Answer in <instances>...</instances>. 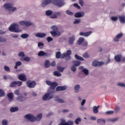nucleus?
<instances>
[{
	"label": "nucleus",
	"mask_w": 125,
	"mask_h": 125,
	"mask_svg": "<svg viewBox=\"0 0 125 125\" xmlns=\"http://www.w3.org/2000/svg\"><path fill=\"white\" fill-rule=\"evenodd\" d=\"M45 55H46V53L43 51H41L38 53V56H45Z\"/></svg>",
	"instance_id": "30"
},
{
	"label": "nucleus",
	"mask_w": 125,
	"mask_h": 125,
	"mask_svg": "<svg viewBox=\"0 0 125 125\" xmlns=\"http://www.w3.org/2000/svg\"><path fill=\"white\" fill-rule=\"evenodd\" d=\"M118 86H121V87H125V83H119L117 84Z\"/></svg>",
	"instance_id": "42"
},
{
	"label": "nucleus",
	"mask_w": 125,
	"mask_h": 125,
	"mask_svg": "<svg viewBox=\"0 0 125 125\" xmlns=\"http://www.w3.org/2000/svg\"><path fill=\"white\" fill-rule=\"evenodd\" d=\"M18 55L20 57H24V56H25V54H24V52H20L19 53Z\"/></svg>",
	"instance_id": "52"
},
{
	"label": "nucleus",
	"mask_w": 125,
	"mask_h": 125,
	"mask_svg": "<svg viewBox=\"0 0 125 125\" xmlns=\"http://www.w3.org/2000/svg\"><path fill=\"white\" fill-rule=\"evenodd\" d=\"M80 85L77 84L74 87V90H75V92H76V93H78V92H79V91H80Z\"/></svg>",
	"instance_id": "24"
},
{
	"label": "nucleus",
	"mask_w": 125,
	"mask_h": 125,
	"mask_svg": "<svg viewBox=\"0 0 125 125\" xmlns=\"http://www.w3.org/2000/svg\"><path fill=\"white\" fill-rule=\"evenodd\" d=\"M66 13L68 14V15H73L74 13L69 10H67L66 11Z\"/></svg>",
	"instance_id": "57"
},
{
	"label": "nucleus",
	"mask_w": 125,
	"mask_h": 125,
	"mask_svg": "<svg viewBox=\"0 0 125 125\" xmlns=\"http://www.w3.org/2000/svg\"><path fill=\"white\" fill-rule=\"evenodd\" d=\"M93 111L94 114H97V113H98L99 110H98V109L97 108V106H93Z\"/></svg>",
	"instance_id": "32"
},
{
	"label": "nucleus",
	"mask_w": 125,
	"mask_h": 125,
	"mask_svg": "<svg viewBox=\"0 0 125 125\" xmlns=\"http://www.w3.org/2000/svg\"><path fill=\"white\" fill-rule=\"evenodd\" d=\"M54 96V95L53 94V92L46 93L42 97V100L44 101L50 100V99H52V98H53Z\"/></svg>",
	"instance_id": "7"
},
{
	"label": "nucleus",
	"mask_w": 125,
	"mask_h": 125,
	"mask_svg": "<svg viewBox=\"0 0 125 125\" xmlns=\"http://www.w3.org/2000/svg\"><path fill=\"white\" fill-rule=\"evenodd\" d=\"M87 42H83V43L82 44V45L83 46V47H84V48H83V49H86V48H87Z\"/></svg>",
	"instance_id": "36"
},
{
	"label": "nucleus",
	"mask_w": 125,
	"mask_h": 125,
	"mask_svg": "<svg viewBox=\"0 0 125 125\" xmlns=\"http://www.w3.org/2000/svg\"><path fill=\"white\" fill-rule=\"evenodd\" d=\"M18 79L20 81H22V82H26L27 81V78H26V75L24 74H21L19 75Z\"/></svg>",
	"instance_id": "13"
},
{
	"label": "nucleus",
	"mask_w": 125,
	"mask_h": 125,
	"mask_svg": "<svg viewBox=\"0 0 125 125\" xmlns=\"http://www.w3.org/2000/svg\"><path fill=\"white\" fill-rule=\"evenodd\" d=\"M4 94V91L3 90H0V97H2Z\"/></svg>",
	"instance_id": "50"
},
{
	"label": "nucleus",
	"mask_w": 125,
	"mask_h": 125,
	"mask_svg": "<svg viewBox=\"0 0 125 125\" xmlns=\"http://www.w3.org/2000/svg\"><path fill=\"white\" fill-rule=\"evenodd\" d=\"M119 21L122 24H125V16H122L119 17Z\"/></svg>",
	"instance_id": "18"
},
{
	"label": "nucleus",
	"mask_w": 125,
	"mask_h": 125,
	"mask_svg": "<svg viewBox=\"0 0 125 125\" xmlns=\"http://www.w3.org/2000/svg\"><path fill=\"white\" fill-rule=\"evenodd\" d=\"M10 111L12 113H14V112H16L18 111V107H11L10 108Z\"/></svg>",
	"instance_id": "34"
},
{
	"label": "nucleus",
	"mask_w": 125,
	"mask_h": 125,
	"mask_svg": "<svg viewBox=\"0 0 125 125\" xmlns=\"http://www.w3.org/2000/svg\"><path fill=\"white\" fill-rule=\"evenodd\" d=\"M42 117V113L38 114L36 118V117H35V116H34L31 114H27L24 116V118L25 119V120H27V121H30V122H35V121H41Z\"/></svg>",
	"instance_id": "3"
},
{
	"label": "nucleus",
	"mask_w": 125,
	"mask_h": 125,
	"mask_svg": "<svg viewBox=\"0 0 125 125\" xmlns=\"http://www.w3.org/2000/svg\"><path fill=\"white\" fill-rule=\"evenodd\" d=\"M4 7L6 10H8L10 14L14 12L17 9L16 7H13V4L12 3H6L4 4Z\"/></svg>",
	"instance_id": "6"
},
{
	"label": "nucleus",
	"mask_w": 125,
	"mask_h": 125,
	"mask_svg": "<svg viewBox=\"0 0 125 125\" xmlns=\"http://www.w3.org/2000/svg\"><path fill=\"white\" fill-rule=\"evenodd\" d=\"M43 45L44 44L42 42H38V47H39V48H42L43 47Z\"/></svg>",
	"instance_id": "46"
},
{
	"label": "nucleus",
	"mask_w": 125,
	"mask_h": 125,
	"mask_svg": "<svg viewBox=\"0 0 125 125\" xmlns=\"http://www.w3.org/2000/svg\"><path fill=\"white\" fill-rule=\"evenodd\" d=\"M23 60H24V61H26L27 62H28V61H30V59L29 57H25L23 59V60L21 59L22 61H23Z\"/></svg>",
	"instance_id": "53"
},
{
	"label": "nucleus",
	"mask_w": 125,
	"mask_h": 125,
	"mask_svg": "<svg viewBox=\"0 0 125 125\" xmlns=\"http://www.w3.org/2000/svg\"><path fill=\"white\" fill-rule=\"evenodd\" d=\"M121 59H122V55H118L115 56V60L117 62H120L121 61Z\"/></svg>",
	"instance_id": "22"
},
{
	"label": "nucleus",
	"mask_w": 125,
	"mask_h": 125,
	"mask_svg": "<svg viewBox=\"0 0 125 125\" xmlns=\"http://www.w3.org/2000/svg\"><path fill=\"white\" fill-rule=\"evenodd\" d=\"M58 16H61V12H55L53 13L52 16H51L50 18L51 19H56Z\"/></svg>",
	"instance_id": "11"
},
{
	"label": "nucleus",
	"mask_w": 125,
	"mask_h": 125,
	"mask_svg": "<svg viewBox=\"0 0 125 125\" xmlns=\"http://www.w3.org/2000/svg\"><path fill=\"white\" fill-rule=\"evenodd\" d=\"M51 29L53 30L50 32L51 35L53 36V37H60L61 35V32L60 31H59L58 30H59V28L58 26L53 25L51 27Z\"/></svg>",
	"instance_id": "4"
},
{
	"label": "nucleus",
	"mask_w": 125,
	"mask_h": 125,
	"mask_svg": "<svg viewBox=\"0 0 125 125\" xmlns=\"http://www.w3.org/2000/svg\"><path fill=\"white\" fill-rule=\"evenodd\" d=\"M53 14V12H52V10H48L45 12V15L46 16H50V17H51V16H52Z\"/></svg>",
	"instance_id": "17"
},
{
	"label": "nucleus",
	"mask_w": 125,
	"mask_h": 125,
	"mask_svg": "<svg viewBox=\"0 0 125 125\" xmlns=\"http://www.w3.org/2000/svg\"><path fill=\"white\" fill-rule=\"evenodd\" d=\"M97 123L98 124H104L105 123V119H98L97 120Z\"/></svg>",
	"instance_id": "29"
},
{
	"label": "nucleus",
	"mask_w": 125,
	"mask_h": 125,
	"mask_svg": "<svg viewBox=\"0 0 125 125\" xmlns=\"http://www.w3.org/2000/svg\"><path fill=\"white\" fill-rule=\"evenodd\" d=\"M75 122L76 125H79V123H81V122H82V119L80 118H78L76 119Z\"/></svg>",
	"instance_id": "40"
},
{
	"label": "nucleus",
	"mask_w": 125,
	"mask_h": 125,
	"mask_svg": "<svg viewBox=\"0 0 125 125\" xmlns=\"http://www.w3.org/2000/svg\"><path fill=\"white\" fill-rule=\"evenodd\" d=\"M45 36H46V34H45V33H38L35 35V36L37 38H44V37H45Z\"/></svg>",
	"instance_id": "16"
},
{
	"label": "nucleus",
	"mask_w": 125,
	"mask_h": 125,
	"mask_svg": "<svg viewBox=\"0 0 125 125\" xmlns=\"http://www.w3.org/2000/svg\"><path fill=\"white\" fill-rule=\"evenodd\" d=\"M76 65H73L71 67V69L72 71H73V72H76V71L77 70V68H76Z\"/></svg>",
	"instance_id": "51"
},
{
	"label": "nucleus",
	"mask_w": 125,
	"mask_h": 125,
	"mask_svg": "<svg viewBox=\"0 0 125 125\" xmlns=\"http://www.w3.org/2000/svg\"><path fill=\"white\" fill-rule=\"evenodd\" d=\"M7 96L8 98V100L9 101H11L13 100V93H9L7 94Z\"/></svg>",
	"instance_id": "21"
},
{
	"label": "nucleus",
	"mask_w": 125,
	"mask_h": 125,
	"mask_svg": "<svg viewBox=\"0 0 125 125\" xmlns=\"http://www.w3.org/2000/svg\"><path fill=\"white\" fill-rule=\"evenodd\" d=\"M5 41V39L0 36V42H4Z\"/></svg>",
	"instance_id": "56"
},
{
	"label": "nucleus",
	"mask_w": 125,
	"mask_h": 125,
	"mask_svg": "<svg viewBox=\"0 0 125 125\" xmlns=\"http://www.w3.org/2000/svg\"><path fill=\"white\" fill-rule=\"evenodd\" d=\"M72 54V51L69 50L66 51V53H64L61 55V53L60 52H57L56 53V58L57 59H62V58H65L66 60H69L71 59V57L70 55Z\"/></svg>",
	"instance_id": "2"
},
{
	"label": "nucleus",
	"mask_w": 125,
	"mask_h": 125,
	"mask_svg": "<svg viewBox=\"0 0 125 125\" xmlns=\"http://www.w3.org/2000/svg\"><path fill=\"white\" fill-rule=\"evenodd\" d=\"M83 57H84V58H88L89 56H88V54H87V53H85L83 55Z\"/></svg>",
	"instance_id": "58"
},
{
	"label": "nucleus",
	"mask_w": 125,
	"mask_h": 125,
	"mask_svg": "<svg viewBox=\"0 0 125 125\" xmlns=\"http://www.w3.org/2000/svg\"><path fill=\"white\" fill-rule=\"evenodd\" d=\"M75 41V36H72L69 38V44H73Z\"/></svg>",
	"instance_id": "23"
},
{
	"label": "nucleus",
	"mask_w": 125,
	"mask_h": 125,
	"mask_svg": "<svg viewBox=\"0 0 125 125\" xmlns=\"http://www.w3.org/2000/svg\"><path fill=\"white\" fill-rule=\"evenodd\" d=\"M15 94H16V95H19L20 94L19 90H16L15 91Z\"/></svg>",
	"instance_id": "62"
},
{
	"label": "nucleus",
	"mask_w": 125,
	"mask_h": 125,
	"mask_svg": "<svg viewBox=\"0 0 125 125\" xmlns=\"http://www.w3.org/2000/svg\"><path fill=\"white\" fill-rule=\"evenodd\" d=\"M73 64L76 67H78V66H80V65H81V62L79 61H74L73 62Z\"/></svg>",
	"instance_id": "26"
},
{
	"label": "nucleus",
	"mask_w": 125,
	"mask_h": 125,
	"mask_svg": "<svg viewBox=\"0 0 125 125\" xmlns=\"http://www.w3.org/2000/svg\"><path fill=\"white\" fill-rule=\"evenodd\" d=\"M76 18H80L81 17H83L84 16V13L83 12H79L75 13L74 15Z\"/></svg>",
	"instance_id": "14"
},
{
	"label": "nucleus",
	"mask_w": 125,
	"mask_h": 125,
	"mask_svg": "<svg viewBox=\"0 0 125 125\" xmlns=\"http://www.w3.org/2000/svg\"><path fill=\"white\" fill-rule=\"evenodd\" d=\"M55 101L59 103H64V100L59 99L58 97L55 98Z\"/></svg>",
	"instance_id": "25"
},
{
	"label": "nucleus",
	"mask_w": 125,
	"mask_h": 125,
	"mask_svg": "<svg viewBox=\"0 0 125 125\" xmlns=\"http://www.w3.org/2000/svg\"><path fill=\"white\" fill-rule=\"evenodd\" d=\"M2 125H7V120H3L2 121Z\"/></svg>",
	"instance_id": "55"
},
{
	"label": "nucleus",
	"mask_w": 125,
	"mask_h": 125,
	"mask_svg": "<svg viewBox=\"0 0 125 125\" xmlns=\"http://www.w3.org/2000/svg\"><path fill=\"white\" fill-rule=\"evenodd\" d=\"M53 74H54V76H56L57 77L61 76V73H60L57 71H54Z\"/></svg>",
	"instance_id": "38"
},
{
	"label": "nucleus",
	"mask_w": 125,
	"mask_h": 125,
	"mask_svg": "<svg viewBox=\"0 0 125 125\" xmlns=\"http://www.w3.org/2000/svg\"><path fill=\"white\" fill-rule=\"evenodd\" d=\"M9 30L10 32H14L15 33H20L22 32L21 29H19V24L14 23L10 26Z\"/></svg>",
	"instance_id": "5"
},
{
	"label": "nucleus",
	"mask_w": 125,
	"mask_h": 125,
	"mask_svg": "<svg viewBox=\"0 0 125 125\" xmlns=\"http://www.w3.org/2000/svg\"><path fill=\"white\" fill-rule=\"evenodd\" d=\"M66 89H67V88L65 86H58L56 88V90H57V91H62V90H66Z\"/></svg>",
	"instance_id": "19"
},
{
	"label": "nucleus",
	"mask_w": 125,
	"mask_h": 125,
	"mask_svg": "<svg viewBox=\"0 0 125 125\" xmlns=\"http://www.w3.org/2000/svg\"><path fill=\"white\" fill-rule=\"evenodd\" d=\"M4 70L6 71V72H10V68L9 67L5 65L4 66Z\"/></svg>",
	"instance_id": "43"
},
{
	"label": "nucleus",
	"mask_w": 125,
	"mask_h": 125,
	"mask_svg": "<svg viewBox=\"0 0 125 125\" xmlns=\"http://www.w3.org/2000/svg\"><path fill=\"white\" fill-rule=\"evenodd\" d=\"M17 100H19V101H21V102H22L26 100V98L22 96H19L17 98Z\"/></svg>",
	"instance_id": "27"
},
{
	"label": "nucleus",
	"mask_w": 125,
	"mask_h": 125,
	"mask_svg": "<svg viewBox=\"0 0 125 125\" xmlns=\"http://www.w3.org/2000/svg\"><path fill=\"white\" fill-rule=\"evenodd\" d=\"M104 64V62H98L97 61H95L92 62V65L94 66V67H99Z\"/></svg>",
	"instance_id": "12"
},
{
	"label": "nucleus",
	"mask_w": 125,
	"mask_h": 125,
	"mask_svg": "<svg viewBox=\"0 0 125 125\" xmlns=\"http://www.w3.org/2000/svg\"><path fill=\"white\" fill-rule=\"evenodd\" d=\"M90 120L91 121H95L96 120V117L95 116H91Z\"/></svg>",
	"instance_id": "60"
},
{
	"label": "nucleus",
	"mask_w": 125,
	"mask_h": 125,
	"mask_svg": "<svg viewBox=\"0 0 125 125\" xmlns=\"http://www.w3.org/2000/svg\"><path fill=\"white\" fill-rule=\"evenodd\" d=\"M117 120H118V119L114 118V119H110V122H116V121H117Z\"/></svg>",
	"instance_id": "64"
},
{
	"label": "nucleus",
	"mask_w": 125,
	"mask_h": 125,
	"mask_svg": "<svg viewBox=\"0 0 125 125\" xmlns=\"http://www.w3.org/2000/svg\"><path fill=\"white\" fill-rule=\"evenodd\" d=\"M47 41L48 42H52V41H53V39H52L50 37H49L47 38Z\"/></svg>",
	"instance_id": "54"
},
{
	"label": "nucleus",
	"mask_w": 125,
	"mask_h": 125,
	"mask_svg": "<svg viewBox=\"0 0 125 125\" xmlns=\"http://www.w3.org/2000/svg\"><path fill=\"white\" fill-rule=\"evenodd\" d=\"M74 6H75V7H76V8H78V9H80V8H81V7H80L79 4H78L77 3H75L74 4Z\"/></svg>",
	"instance_id": "59"
},
{
	"label": "nucleus",
	"mask_w": 125,
	"mask_h": 125,
	"mask_svg": "<svg viewBox=\"0 0 125 125\" xmlns=\"http://www.w3.org/2000/svg\"><path fill=\"white\" fill-rule=\"evenodd\" d=\"M111 20H112V21H117L118 20V17H111Z\"/></svg>",
	"instance_id": "49"
},
{
	"label": "nucleus",
	"mask_w": 125,
	"mask_h": 125,
	"mask_svg": "<svg viewBox=\"0 0 125 125\" xmlns=\"http://www.w3.org/2000/svg\"><path fill=\"white\" fill-rule=\"evenodd\" d=\"M83 72L84 73V74H85V75H86V76H87V75H88V70L84 68L83 69Z\"/></svg>",
	"instance_id": "47"
},
{
	"label": "nucleus",
	"mask_w": 125,
	"mask_h": 125,
	"mask_svg": "<svg viewBox=\"0 0 125 125\" xmlns=\"http://www.w3.org/2000/svg\"><path fill=\"white\" fill-rule=\"evenodd\" d=\"M65 69V67H61V66H58L57 67V70L58 71H59V72H63V71H64Z\"/></svg>",
	"instance_id": "39"
},
{
	"label": "nucleus",
	"mask_w": 125,
	"mask_h": 125,
	"mask_svg": "<svg viewBox=\"0 0 125 125\" xmlns=\"http://www.w3.org/2000/svg\"><path fill=\"white\" fill-rule=\"evenodd\" d=\"M92 34V31H89L88 32H81L80 33V36H83V37H88V36H90Z\"/></svg>",
	"instance_id": "15"
},
{
	"label": "nucleus",
	"mask_w": 125,
	"mask_h": 125,
	"mask_svg": "<svg viewBox=\"0 0 125 125\" xmlns=\"http://www.w3.org/2000/svg\"><path fill=\"white\" fill-rule=\"evenodd\" d=\"M50 66V62H49V61L46 60L45 62V67L48 68Z\"/></svg>",
	"instance_id": "35"
},
{
	"label": "nucleus",
	"mask_w": 125,
	"mask_h": 125,
	"mask_svg": "<svg viewBox=\"0 0 125 125\" xmlns=\"http://www.w3.org/2000/svg\"><path fill=\"white\" fill-rule=\"evenodd\" d=\"M75 57L76 59H77V60H80L81 61H83V60H84V59H83V57H81L78 56V55H75Z\"/></svg>",
	"instance_id": "31"
},
{
	"label": "nucleus",
	"mask_w": 125,
	"mask_h": 125,
	"mask_svg": "<svg viewBox=\"0 0 125 125\" xmlns=\"http://www.w3.org/2000/svg\"><path fill=\"white\" fill-rule=\"evenodd\" d=\"M81 22V19H76L75 20V21L73 22L74 24H79Z\"/></svg>",
	"instance_id": "44"
},
{
	"label": "nucleus",
	"mask_w": 125,
	"mask_h": 125,
	"mask_svg": "<svg viewBox=\"0 0 125 125\" xmlns=\"http://www.w3.org/2000/svg\"><path fill=\"white\" fill-rule=\"evenodd\" d=\"M123 33H119L118 35L116 36V37L114 38L115 42H119V40L121 39V37H123Z\"/></svg>",
	"instance_id": "20"
},
{
	"label": "nucleus",
	"mask_w": 125,
	"mask_h": 125,
	"mask_svg": "<svg viewBox=\"0 0 125 125\" xmlns=\"http://www.w3.org/2000/svg\"><path fill=\"white\" fill-rule=\"evenodd\" d=\"M26 84L28 87H30V88H33L34 86H36V82L34 81L31 82L30 81H28L27 82Z\"/></svg>",
	"instance_id": "10"
},
{
	"label": "nucleus",
	"mask_w": 125,
	"mask_h": 125,
	"mask_svg": "<svg viewBox=\"0 0 125 125\" xmlns=\"http://www.w3.org/2000/svg\"><path fill=\"white\" fill-rule=\"evenodd\" d=\"M79 3L81 5V6H83V0H79Z\"/></svg>",
	"instance_id": "61"
},
{
	"label": "nucleus",
	"mask_w": 125,
	"mask_h": 125,
	"mask_svg": "<svg viewBox=\"0 0 125 125\" xmlns=\"http://www.w3.org/2000/svg\"><path fill=\"white\" fill-rule=\"evenodd\" d=\"M84 104H85V100L84 99L82 101V103H81V105L82 106H83V105H84Z\"/></svg>",
	"instance_id": "63"
},
{
	"label": "nucleus",
	"mask_w": 125,
	"mask_h": 125,
	"mask_svg": "<svg viewBox=\"0 0 125 125\" xmlns=\"http://www.w3.org/2000/svg\"><path fill=\"white\" fill-rule=\"evenodd\" d=\"M46 83L50 86L49 89L48 90V91L50 90V89H53L54 88H55L57 85H58V84L56 82H51L49 81H46Z\"/></svg>",
	"instance_id": "9"
},
{
	"label": "nucleus",
	"mask_w": 125,
	"mask_h": 125,
	"mask_svg": "<svg viewBox=\"0 0 125 125\" xmlns=\"http://www.w3.org/2000/svg\"><path fill=\"white\" fill-rule=\"evenodd\" d=\"M51 2L54 5L58 6V7H61V6H63L65 4V3L62 0H43L42 3V7H45L47 4H49Z\"/></svg>",
	"instance_id": "1"
},
{
	"label": "nucleus",
	"mask_w": 125,
	"mask_h": 125,
	"mask_svg": "<svg viewBox=\"0 0 125 125\" xmlns=\"http://www.w3.org/2000/svg\"><path fill=\"white\" fill-rule=\"evenodd\" d=\"M10 86L12 87H15L16 86V81L13 82L11 83Z\"/></svg>",
	"instance_id": "48"
},
{
	"label": "nucleus",
	"mask_w": 125,
	"mask_h": 125,
	"mask_svg": "<svg viewBox=\"0 0 125 125\" xmlns=\"http://www.w3.org/2000/svg\"><path fill=\"white\" fill-rule=\"evenodd\" d=\"M29 37V34H23L21 36V39H27Z\"/></svg>",
	"instance_id": "33"
},
{
	"label": "nucleus",
	"mask_w": 125,
	"mask_h": 125,
	"mask_svg": "<svg viewBox=\"0 0 125 125\" xmlns=\"http://www.w3.org/2000/svg\"><path fill=\"white\" fill-rule=\"evenodd\" d=\"M22 83L21 81H16V84L17 86H21Z\"/></svg>",
	"instance_id": "41"
},
{
	"label": "nucleus",
	"mask_w": 125,
	"mask_h": 125,
	"mask_svg": "<svg viewBox=\"0 0 125 125\" xmlns=\"http://www.w3.org/2000/svg\"><path fill=\"white\" fill-rule=\"evenodd\" d=\"M19 24L21 26H24V27H30L33 24L32 21H21L19 22Z\"/></svg>",
	"instance_id": "8"
},
{
	"label": "nucleus",
	"mask_w": 125,
	"mask_h": 125,
	"mask_svg": "<svg viewBox=\"0 0 125 125\" xmlns=\"http://www.w3.org/2000/svg\"><path fill=\"white\" fill-rule=\"evenodd\" d=\"M22 64V62H21L19 61L16 62V65L15 66V69H17L18 66H21Z\"/></svg>",
	"instance_id": "37"
},
{
	"label": "nucleus",
	"mask_w": 125,
	"mask_h": 125,
	"mask_svg": "<svg viewBox=\"0 0 125 125\" xmlns=\"http://www.w3.org/2000/svg\"><path fill=\"white\" fill-rule=\"evenodd\" d=\"M84 42V38H79L78 42V44L80 45V44H82L83 42Z\"/></svg>",
	"instance_id": "28"
},
{
	"label": "nucleus",
	"mask_w": 125,
	"mask_h": 125,
	"mask_svg": "<svg viewBox=\"0 0 125 125\" xmlns=\"http://www.w3.org/2000/svg\"><path fill=\"white\" fill-rule=\"evenodd\" d=\"M106 115H113L114 114V111L110 110L105 112Z\"/></svg>",
	"instance_id": "45"
}]
</instances>
